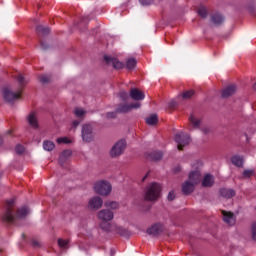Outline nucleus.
Wrapping results in <instances>:
<instances>
[{"mask_svg":"<svg viewBox=\"0 0 256 256\" xmlns=\"http://www.w3.org/2000/svg\"><path fill=\"white\" fill-rule=\"evenodd\" d=\"M15 151L17 153V155H23V153H25V147H23V145L18 144L15 147Z\"/></svg>","mask_w":256,"mask_h":256,"instance_id":"nucleus-34","label":"nucleus"},{"mask_svg":"<svg viewBox=\"0 0 256 256\" xmlns=\"http://www.w3.org/2000/svg\"><path fill=\"white\" fill-rule=\"evenodd\" d=\"M236 93H237V85L231 84L223 89L222 97H224V98L231 97L232 95H235Z\"/></svg>","mask_w":256,"mask_h":256,"instance_id":"nucleus-14","label":"nucleus"},{"mask_svg":"<svg viewBox=\"0 0 256 256\" xmlns=\"http://www.w3.org/2000/svg\"><path fill=\"white\" fill-rule=\"evenodd\" d=\"M254 89H255V91H256V83L254 84Z\"/></svg>","mask_w":256,"mask_h":256,"instance_id":"nucleus-58","label":"nucleus"},{"mask_svg":"<svg viewBox=\"0 0 256 256\" xmlns=\"http://www.w3.org/2000/svg\"><path fill=\"white\" fill-rule=\"evenodd\" d=\"M130 97L134 101H143V99H145V93L137 88H132L130 90Z\"/></svg>","mask_w":256,"mask_h":256,"instance_id":"nucleus-13","label":"nucleus"},{"mask_svg":"<svg viewBox=\"0 0 256 256\" xmlns=\"http://www.w3.org/2000/svg\"><path fill=\"white\" fill-rule=\"evenodd\" d=\"M148 176H149V174H146V175L142 178V181H145V179H147Z\"/></svg>","mask_w":256,"mask_h":256,"instance_id":"nucleus-54","label":"nucleus"},{"mask_svg":"<svg viewBox=\"0 0 256 256\" xmlns=\"http://www.w3.org/2000/svg\"><path fill=\"white\" fill-rule=\"evenodd\" d=\"M188 180L194 182L196 185H199V183H201V172H199V170L190 172Z\"/></svg>","mask_w":256,"mask_h":256,"instance_id":"nucleus-16","label":"nucleus"},{"mask_svg":"<svg viewBox=\"0 0 256 256\" xmlns=\"http://www.w3.org/2000/svg\"><path fill=\"white\" fill-rule=\"evenodd\" d=\"M31 245H32V247H34V249H38L39 247H41V242H39L38 240L33 239L31 241Z\"/></svg>","mask_w":256,"mask_h":256,"instance_id":"nucleus-42","label":"nucleus"},{"mask_svg":"<svg viewBox=\"0 0 256 256\" xmlns=\"http://www.w3.org/2000/svg\"><path fill=\"white\" fill-rule=\"evenodd\" d=\"M223 221L227 223V225H233L235 223V215L231 212L222 211Z\"/></svg>","mask_w":256,"mask_h":256,"instance_id":"nucleus-18","label":"nucleus"},{"mask_svg":"<svg viewBox=\"0 0 256 256\" xmlns=\"http://www.w3.org/2000/svg\"><path fill=\"white\" fill-rule=\"evenodd\" d=\"M189 121H190L191 125L194 127V129H199L202 125L200 118L195 115H191L189 117Z\"/></svg>","mask_w":256,"mask_h":256,"instance_id":"nucleus-23","label":"nucleus"},{"mask_svg":"<svg viewBox=\"0 0 256 256\" xmlns=\"http://www.w3.org/2000/svg\"><path fill=\"white\" fill-rule=\"evenodd\" d=\"M125 149H127V141L125 140H119L117 141L110 150V156L115 157H121L123 153H125Z\"/></svg>","mask_w":256,"mask_h":256,"instance_id":"nucleus-7","label":"nucleus"},{"mask_svg":"<svg viewBox=\"0 0 256 256\" xmlns=\"http://www.w3.org/2000/svg\"><path fill=\"white\" fill-rule=\"evenodd\" d=\"M91 19V16H83L81 19V23H87Z\"/></svg>","mask_w":256,"mask_h":256,"instance_id":"nucleus-50","label":"nucleus"},{"mask_svg":"<svg viewBox=\"0 0 256 256\" xmlns=\"http://www.w3.org/2000/svg\"><path fill=\"white\" fill-rule=\"evenodd\" d=\"M74 115L76 119H80V121L85 120V115H87V111L83 108L76 107L74 108Z\"/></svg>","mask_w":256,"mask_h":256,"instance_id":"nucleus-19","label":"nucleus"},{"mask_svg":"<svg viewBox=\"0 0 256 256\" xmlns=\"http://www.w3.org/2000/svg\"><path fill=\"white\" fill-rule=\"evenodd\" d=\"M137 65V60H135V58H129L126 62V67L129 71L135 69Z\"/></svg>","mask_w":256,"mask_h":256,"instance_id":"nucleus-30","label":"nucleus"},{"mask_svg":"<svg viewBox=\"0 0 256 256\" xmlns=\"http://www.w3.org/2000/svg\"><path fill=\"white\" fill-rule=\"evenodd\" d=\"M211 23L216 26L223 25L225 17L221 13H215L211 16Z\"/></svg>","mask_w":256,"mask_h":256,"instance_id":"nucleus-15","label":"nucleus"},{"mask_svg":"<svg viewBox=\"0 0 256 256\" xmlns=\"http://www.w3.org/2000/svg\"><path fill=\"white\" fill-rule=\"evenodd\" d=\"M104 207L109 210L111 209L112 211H117L120 209L121 205L117 201L108 200L104 203Z\"/></svg>","mask_w":256,"mask_h":256,"instance_id":"nucleus-21","label":"nucleus"},{"mask_svg":"<svg viewBox=\"0 0 256 256\" xmlns=\"http://www.w3.org/2000/svg\"><path fill=\"white\" fill-rule=\"evenodd\" d=\"M195 184L194 182H192L190 179H188L187 181H185L182 184V191L185 195H189L191 193H193V191H195Z\"/></svg>","mask_w":256,"mask_h":256,"instance_id":"nucleus-12","label":"nucleus"},{"mask_svg":"<svg viewBox=\"0 0 256 256\" xmlns=\"http://www.w3.org/2000/svg\"><path fill=\"white\" fill-rule=\"evenodd\" d=\"M119 97L123 101H127V99L129 98V94L125 90H121L120 93H119Z\"/></svg>","mask_w":256,"mask_h":256,"instance_id":"nucleus-38","label":"nucleus"},{"mask_svg":"<svg viewBox=\"0 0 256 256\" xmlns=\"http://www.w3.org/2000/svg\"><path fill=\"white\" fill-rule=\"evenodd\" d=\"M83 120H81V119H77V120H74L73 122H72V128L73 129H77V127H79V125H81V122H82Z\"/></svg>","mask_w":256,"mask_h":256,"instance_id":"nucleus-41","label":"nucleus"},{"mask_svg":"<svg viewBox=\"0 0 256 256\" xmlns=\"http://www.w3.org/2000/svg\"><path fill=\"white\" fill-rule=\"evenodd\" d=\"M93 129H95V122L83 124L81 135L85 143H91V141H93L95 137V134L93 133Z\"/></svg>","mask_w":256,"mask_h":256,"instance_id":"nucleus-5","label":"nucleus"},{"mask_svg":"<svg viewBox=\"0 0 256 256\" xmlns=\"http://www.w3.org/2000/svg\"><path fill=\"white\" fill-rule=\"evenodd\" d=\"M163 158V152L161 151H153L146 156V159L149 161H160Z\"/></svg>","mask_w":256,"mask_h":256,"instance_id":"nucleus-20","label":"nucleus"},{"mask_svg":"<svg viewBox=\"0 0 256 256\" xmlns=\"http://www.w3.org/2000/svg\"><path fill=\"white\" fill-rule=\"evenodd\" d=\"M220 195L225 199H231V197H235V190L229 188L220 189Z\"/></svg>","mask_w":256,"mask_h":256,"instance_id":"nucleus-22","label":"nucleus"},{"mask_svg":"<svg viewBox=\"0 0 256 256\" xmlns=\"http://www.w3.org/2000/svg\"><path fill=\"white\" fill-rule=\"evenodd\" d=\"M49 31H50L49 27H45V26H41V25L36 27V33L38 35H49Z\"/></svg>","mask_w":256,"mask_h":256,"instance_id":"nucleus-27","label":"nucleus"},{"mask_svg":"<svg viewBox=\"0 0 256 256\" xmlns=\"http://www.w3.org/2000/svg\"><path fill=\"white\" fill-rule=\"evenodd\" d=\"M100 228L106 233H112V235H121V237H127V235H129L127 229L123 228V226H119V224L115 222H102L100 223Z\"/></svg>","mask_w":256,"mask_h":256,"instance_id":"nucleus-3","label":"nucleus"},{"mask_svg":"<svg viewBox=\"0 0 256 256\" xmlns=\"http://www.w3.org/2000/svg\"><path fill=\"white\" fill-rule=\"evenodd\" d=\"M117 113H129L131 111V107L129 104H122L116 109Z\"/></svg>","mask_w":256,"mask_h":256,"instance_id":"nucleus-31","label":"nucleus"},{"mask_svg":"<svg viewBox=\"0 0 256 256\" xmlns=\"http://www.w3.org/2000/svg\"><path fill=\"white\" fill-rule=\"evenodd\" d=\"M215 184V177L211 174H206L202 180L203 187H213Z\"/></svg>","mask_w":256,"mask_h":256,"instance_id":"nucleus-17","label":"nucleus"},{"mask_svg":"<svg viewBox=\"0 0 256 256\" xmlns=\"http://www.w3.org/2000/svg\"><path fill=\"white\" fill-rule=\"evenodd\" d=\"M28 123L33 127V129H37L39 127V123L37 122V117L35 113H30L28 116Z\"/></svg>","mask_w":256,"mask_h":256,"instance_id":"nucleus-24","label":"nucleus"},{"mask_svg":"<svg viewBox=\"0 0 256 256\" xmlns=\"http://www.w3.org/2000/svg\"><path fill=\"white\" fill-rule=\"evenodd\" d=\"M177 101L176 100H172L170 103V107H175L177 105Z\"/></svg>","mask_w":256,"mask_h":256,"instance_id":"nucleus-53","label":"nucleus"},{"mask_svg":"<svg viewBox=\"0 0 256 256\" xmlns=\"http://www.w3.org/2000/svg\"><path fill=\"white\" fill-rule=\"evenodd\" d=\"M94 191H97V184H94Z\"/></svg>","mask_w":256,"mask_h":256,"instance_id":"nucleus-56","label":"nucleus"},{"mask_svg":"<svg viewBox=\"0 0 256 256\" xmlns=\"http://www.w3.org/2000/svg\"><path fill=\"white\" fill-rule=\"evenodd\" d=\"M111 191H113V185L111 182L107 180H99L97 182V194L102 197H109L111 195Z\"/></svg>","mask_w":256,"mask_h":256,"instance_id":"nucleus-6","label":"nucleus"},{"mask_svg":"<svg viewBox=\"0 0 256 256\" xmlns=\"http://www.w3.org/2000/svg\"><path fill=\"white\" fill-rule=\"evenodd\" d=\"M15 200L11 199L6 201L5 210L2 214V221L4 223H9L10 225H15V221L19 219H25L27 215H29V208L27 206H23L18 208L15 213Z\"/></svg>","mask_w":256,"mask_h":256,"instance_id":"nucleus-1","label":"nucleus"},{"mask_svg":"<svg viewBox=\"0 0 256 256\" xmlns=\"http://www.w3.org/2000/svg\"><path fill=\"white\" fill-rule=\"evenodd\" d=\"M22 237H25V234H22Z\"/></svg>","mask_w":256,"mask_h":256,"instance_id":"nucleus-59","label":"nucleus"},{"mask_svg":"<svg viewBox=\"0 0 256 256\" xmlns=\"http://www.w3.org/2000/svg\"><path fill=\"white\" fill-rule=\"evenodd\" d=\"M129 106L131 111L132 109H139V107H141V103L136 102V103L130 104Z\"/></svg>","mask_w":256,"mask_h":256,"instance_id":"nucleus-45","label":"nucleus"},{"mask_svg":"<svg viewBox=\"0 0 256 256\" xmlns=\"http://www.w3.org/2000/svg\"><path fill=\"white\" fill-rule=\"evenodd\" d=\"M111 255H115V250H111Z\"/></svg>","mask_w":256,"mask_h":256,"instance_id":"nucleus-57","label":"nucleus"},{"mask_svg":"<svg viewBox=\"0 0 256 256\" xmlns=\"http://www.w3.org/2000/svg\"><path fill=\"white\" fill-rule=\"evenodd\" d=\"M144 197L146 201H157L161 197V185L155 182L149 184Z\"/></svg>","mask_w":256,"mask_h":256,"instance_id":"nucleus-4","label":"nucleus"},{"mask_svg":"<svg viewBox=\"0 0 256 256\" xmlns=\"http://www.w3.org/2000/svg\"><path fill=\"white\" fill-rule=\"evenodd\" d=\"M175 142L177 143L179 151H183V147L191 143V138L188 136V134L179 132L175 135Z\"/></svg>","mask_w":256,"mask_h":256,"instance_id":"nucleus-8","label":"nucleus"},{"mask_svg":"<svg viewBox=\"0 0 256 256\" xmlns=\"http://www.w3.org/2000/svg\"><path fill=\"white\" fill-rule=\"evenodd\" d=\"M88 209H97V196H94L92 199H90L88 203Z\"/></svg>","mask_w":256,"mask_h":256,"instance_id":"nucleus-33","label":"nucleus"},{"mask_svg":"<svg viewBox=\"0 0 256 256\" xmlns=\"http://www.w3.org/2000/svg\"><path fill=\"white\" fill-rule=\"evenodd\" d=\"M198 15L199 17H201L202 19H206L207 15H209V11L207 10V7L205 6H200L198 8Z\"/></svg>","mask_w":256,"mask_h":256,"instance_id":"nucleus-29","label":"nucleus"},{"mask_svg":"<svg viewBox=\"0 0 256 256\" xmlns=\"http://www.w3.org/2000/svg\"><path fill=\"white\" fill-rule=\"evenodd\" d=\"M17 81L19 85V89L17 92L11 91V89L4 87L2 89V97L6 103H15V101H18V99H21V93L24 85H27V80H25V77L23 75L17 76Z\"/></svg>","mask_w":256,"mask_h":256,"instance_id":"nucleus-2","label":"nucleus"},{"mask_svg":"<svg viewBox=\"0 0 256 256\" xmlns=\"http://www.w3.org/2000/svg\"><path fill=\"white\" fill-rule=\"evenodd\" d=\"M117 116V114L115 113V112H109L108 114H107V117L109 118V119H113V118H115Z\"/></svg>","mask_w":256,"mask_h":256,"instance_id":"nucleus-51","label":"nucleus"},{"mask_svg":"<svg viewBox=\"0 0 256 256\" xmlns=\"http://www.w3.org/2000/svg\"><path fill=\"white\" fill-rule=\"evenodd\" d=\"M39 81L40 83H49V81H51V77H49L48 75H41L39 77Z\"/></svg>","mask_w":256,"mask_h":256,"instance_id":"nucleus-36","label":"nucleus"},{"mask_svg":"<svg viewBox=\"0 0 256 256\" xmlns=\"http://www.w3.org/2000/svg\"><path fill=\"white\" fill-rule=\"evenodd\" d=\"M253 175H255V171H253V170H245L243 172L244 177H253Z\"/></svg>","mask_w":256,"mask_h":256,"instance_id":"nucleus-40","label":"nucleus"},{"mask_svg":"<svg viewBox=\"0 0 256 256\" xmlns=\"http://www.w3.org/2000/svg\"><path fill=\"white\" fill-rule=\"evenodd\" d=\"M67 157H65V156H62L61 154H60V156H59V159H58V162H59V164L63 167L64 165H65V163H67Z\"/></svg>","mask_w":256,"mask_h":256,"instance_id":"nucleus-39","label":"nucleus"},{"mask_svg":"<svg viewBox=\"0 0 256 256\" xmlns=\"http://www.w3.org/2000/svg\"><path fill=\"white\" fill-rule=\"evenodd\" d=\"M232 164L236 167H243V158L239 155H235L231 159Z\"/></svg>","mask_w":256,"mask_h":256,"instance_id":"nucleus-25","label":"nucleus"},{"mask_svg":"<svg viewBox=\"0 0 256 256\" xmlns=\"http://www.w3.org/2000/svg\"><path fill=\"white\" fill-rule=\"evenodd\" d=\"M157 114H153L146 118L147 125H157L158 122Z\"/></svg>","mask_w":256,"mask_h":256,"instance_id":"nucleus-32","label":"nucleus"},{"mask_svg":"<svg viewBox=\"0 0 256 256\" xmlns=\"http://www.w3.org/2000/svg\"><path fill=\"white\" fill-rule=\"evenodd\" d=\"M3 145V138L0 136V146Z\"/></svg>","mask_w":256,"mask_h":256,"instance_id":"nucleus-55","label":"nucleus"},{"mask_svg":"<svg viewBox=\"0 0 256 256\" xmlns=\"http://www.w3.org/2000/svg\"><path fill=\"white\" fill-rule=\"evenodd\" d=\"M100 207H103V199L97 198V208L100 209Z\"/></svg>","mask_w":256,"mask_h":256,"instance_id":"nucleus-49","label":"nucleus"},{"mask_svg":"<svg viewBox=\"0 0 256 256\" xmlns=\"http://www.w3.org/2000/svg\"><path fill=\"white\" fill-rule=\"evenodd\" d=\"M98 219L103 221L102 223H109V221H113V219H115V214L109 209H103L98 212Z\"/></svg>","mask_w":256,"mask_h":256,"instance_id":"nucleus-9","label":"nucleus"},{"mask_svg":"<svg viewBox=\"0 0 256 256\" xmlns=\"http://www.w3.org/2000/svg\"><path fill=\"white\" fill-rule=\"evenodd\" d=\"M104 59H105L106 63L108 65H112V67H114V69H123V67H125V64H123V62L119 61L115 57L105 56Z\"/></svg>","mask_w":256,"mask_h":256,"instance_id":"nucleus-10","label":"nucleus"},{"mask_svg":"<svg viewBox=\"0 0 256 256\" xmlns=\"http://www.w3.org/2000/svg\"><path fill=\"white\" fill-rule=\"evenodd\" d=\"M168 201H173L175 199V191H170L167 196Z\"/></svg>","mask_w":256,"mask_h":256,"instance_id":"nucleus-46","label":"nucleus"},{"mask_svg":"<svg viewBox=\"0 0 256 256\" xmlns=\"http://www.w3.org/2000/svg\"><path fill=\"white\" fill-rule=\"evenodd\" d=\"M164 229L165 227L163 226V224L156 223L147 229V234L155 237L156 235L163 233Z\"/></svg>","mask_w":256,"mask_h":256,"instance_id":"nucleus-11","label":"nucleus"},{"mask_svg":"<svg viewBox=\"0 0 256 256\" xmlns=\"http://www.w3.org/2000/svg\"><path fill=\"white\" fill-rule=\"evenodd\" d=\"M251 233H252V239L256 241V223L252 224Z\"/></svg>","mask_w":256,"mask_h":256,"instance_id":"nucleus-43","label":"nucleus"},{"mask_svg":"<svg viewBox=\"0 0 256 256\" xmlns=\"http://www.w3.org/2000/svg\"><path fill=\"white\" fill-rule=\"evenodd\" d=\"M71 153H72L71 150H64L62 151L61 156L69 159V157H71Z\"/></svg>","mask_w":256,"mask_h":256,"instance_id":"nucleus-44","label":"nucleus"},{"mask_svg":"<svg viewBox=\"0 0 256 256\" xmlns=\"http://www.w3.org/2000/svg\"><path fill=\"white\" fill-rule=\"evenodd\" d=\"M58 245L61 249H65L69 245V240L58 239Z\"/></svg>","mask_w":256,"mask_h":256,"instance_id":"nucleus-35","label":"nucleus"},{"mask_svg":"<svg viewBox=\"0 0 256 256\" xmlns=\"http://www.w3.org/2000/svg\"><path fill=\"white\" fill-rule=\"evenodd\" d=\"M40 47H41V49H43L44 51L47 50V49H49V45H48L46 42H44V41H41V42H40Z\"/></svg>","mask_w":256,"mask_h":256,"instance_id":"nucleus-47","label":"nucleus"},{"mask_svg":"<svg viewBox=\"0 0 256 256\" xmlns=\"http://www.w3.org/2000/svg\"><path fill=\"white\" fill-rule=\"evenodd\" d=\"M43 149L45 151H53V149H55V143L51 140H45L43 142Z\"/></svg>","mask_w":256,"mask_h":256,"instance_id":"nucleus-26","label":"nucleus"},{"mask_svg":"<svg viewBox=\"0 0 256 256\" xmlns=\"http://www.w3.org/2000/svg\"><path fill=\"white\" fill-rule=\"evenodd\" d=\"M193 95H195V91L188 90V91H185L183 94H180L178 96V99H184V100L191 99Z\"/></svg>","mask_w":256,"mask_h":256,"instance_id":"nucleus-28","label":"nucleus"},{"mask_svg":"<svg viewBox=\"0 0 256 256\" xmlns=\"http://www.w3.org/2000/svg\"><path fill=\"white\" fill-rule=\"evenodd\" d=\"M210 131H211V129H209V127H207V126L202 127V133L207 134V133H209Z\"/></svg>","mask_w":256,"mask_h":256,"instance_id":"nucleus-52","label":"nucleus"},{"mask_svg":"<svg viewBox=\"0 0 256 256\" xmlns=\"http://www.w3.org/2000/svg\"><path fill=\"white\" fill-rule=\"evenodd\" d=\"M141 5H151L153 3V0H139Z\"/></svg>","mask_w":256,"mask_h":256,"instance_id":"nucleus-48","label":"nucleus"},{"mask_svg":"<svg viewBox=\"0 0 256 256\" xmlns=\"http://www.w3.org/2000/svg\"><path fill=\"white\" fill-rule=\"evenodd\" d=\"M57 143H59V144H61V143H64V144H69V143H71V140H69V138H67V137H60V138H58L57 140Z\"/></svg>","mask_w":256,"mask_h":256,"instance_id":"nucleus-37","label":"nucleus"}]
</instances>
